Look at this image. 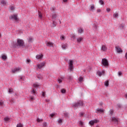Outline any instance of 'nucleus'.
Masks as SVG:
<instances>
[{"instance_id":"1","label":"nucleus","mask_w":127,"mask_h":127,"mask_svg":"<svg viewBox=\"0 0 127 127\" xmlns=\"http://www.w3.org/2000/svg\"><path fill=\"white\" fill-rule=\"evenodd\" d=\"M23 45H24L23 41L21 39H18L17 43H13V46L15 48H16V47H18V46H20V47L23 46Z\"/></svg>"},{"instance_id":"2","label":"nucleus","mask_w":127,"mask_h":127,"mask_svg":"<svg viewBox=\"0 0 127 127\" xmlns=\"http://www.w3.org/2000/svg\"><path fill=\"white\" fill-rule=\"evenodd\" d=\"M72 108H79V107H82L83 106V101L80 100L77 101L76 103H73L71 105Z\"/></svg>"},{"instance_id":"3","label":"nucleus","mask_w":127,"mask_h":127,"mask_svg":"<svg viewBox=\"0 0 127 127\" xmlns=\"http://www.w3.org/2000/svg\"><path fill=\"white\" fill-rule=\"evenodd\" d=\"M57 17H58V15H57L56 13L53 14V15H52L53 25H52V26H53L54 27H55V26H56V25L57 24V23L56 22V21H55V20L56 19V18Z\"/></svg>"},{"instance_id":"4","label":"nucleus","mask_w":127,"mask_h":127,"mask_svg":"<svg viewBox=\"0 0 127 127\" xmlns=\"http://www.w3.org/2000/svg\"><path fill=\"white\" fill-rule=\"evenodd\" d=\"M10 19H11L12 20H14L15 22L18 23L19 19L18 18H17V15H12L9 17Z\"/></svg>"},{"instance_id":"5","label":"nucleus","mask_w":127,"mask_h":127,"mask_svg":"<svg viewBox=\"0 0 127 127\" xmlns=\"http://www.w3.org/2000/svg\"><path fill=\"white\" fill-rule=\"evenodd\" d=\"M44 66H45V62H42L39 64H37V69H42V68L43 67H44Z\"/></svg>"},{"instance_id":"6","label":"nucleus","mask_w":127,"mask_h":127,"mask_svg":"<svg viewBox=\"0 0 127 127\" xmlns=\"http://www.w3.org/2000/svg\"><path fill=\"white\" fill-rule=\"evenodd\" d=\"M68 64V68L71 72L73 71V68H74V65H73V61H70Z\"/></svg>"},{"instance_id":"7","label":"nucleus","mask_w":127,"mask_h":127,"mask_svg":"<svg viewBox=\"0 0 127 127\" xmlns=\"http://www.w3.org/2000/svg\"><path fill=\"white\" fill-rule=\"evenodd\" d=\"M102 63L103 66H109V62L106 59H102Z\"/></svg>"},{"instance_id":"8","label":"nucleus","mask_w":127,"mask_h":127,"mask_svg":"<svg viewBox=\"0 0 127 127\" xmlns=\"http://www.w3.org/2000/svg\"><path fill=\"white\" fill-rule=\"evenodd\" d=\"M112 121L114 123L115 125L119 124V119L116 117H112Z\"/></svg>"},{"instance_id":"9","label":"nucleus","mask_w":127,"mask_h":127,"mask_svg":"<svg viewBox=\"0 0 127 127\" xmlns=\"http://www.w3.org/2000/svg\"><path fill=\"white\" fill-rule=\"evenodd\" d=\"M97 123H99V120H94L90 121L89 122V124L90 125V126H94V125H95V124H97Z\"/></svg>"},{"instance_id":"10","label":"nucleus","mask_w":127,"mask_h":127,"mask_svg":"<svg viewBox=\"0 0 127 127\" xmlns=\"http://www.w3.org/2000/svg\"><path fill=\"white\" fill-rule=\"evenodd\" d=\"M97 73V75L99 76V77H101L102 76H104L105 75V70H102V71L98 70Z\"/></svg>"},{"instance_id":"11","label":"nucleus","mask_w":127,"mask_h":127,"mask_svg":"<svg viewBox=\"0 0 127 127\" xmlns=\"http://www.w3.org/2000/svg\"><path fill=\"white\" fill-rule=\"evenodd\" d=\"M20 67H15L12 70V73H17L20 71Z\"/></svg>"},{"instance_id":"12","label":"nucleus","mask_w":127,"mask_h":127,"mask_svg":"<svg viewBox=\"0 0 127 127\" xmlns=\"http://www.w3.org/2000/svg\"><path fill=\"white\" fill-rule=\"evenodd\" d=\"M34 88H36V89H38L40 87V83L38 82H35L33 84Z\"/></svg>"},{"instance_id":"13","label":"nucleus","mask_w":127,"mask_h":127,"mask_svg":"<svg viewBox=\"0 0 127 127\" xmlns=\"http://www.w3.org/2000/svg\"><path fill=\"white\" fill-rule=\"evenodd\" d=\"M7 2H6V1L4 0H1L0 1V4H1V5H2L3 6H4V5H6Z\"/></svg>"},{"instance_id":"14","label":"nucleus","mask_w":127,"mask_h":127,"mask_svg":"<svg viewBox=\"0 0 127 127\" xmlns=\"http://www.w3.org/2000/svg\"><path fill=\"white\" fill-rule=\"evenodd\" d=\"M31 93L32 95H34V96H36L37 95V92L36 91V89L35 88H32V90L31 91Z\"/></svg>"},{"instance_id":"15","label":"nucleus","mask_w":127,"mask_h":127,"mask_svg":"<svg viewBox=\"0 0 127 127\" xmlns=\"http://www.w3.org/2000/svg\"><path fill=\"white\" fill-rule=\"evenodd\" d=\"M36 59L39 60V59H42L43 58V55L42 54H38L36 56Z\"/></svg>"},{"instance_id":"16","label":"nucleus","mask_w":127,"mask_h":127,"mask_svg":"<svg viewBox=\"0 0 127 127\" xmlns=\"http://www.w3.org/2000/svg\"><path fill=\"white\" fill-rule=\"evenodd\" d=\"M46 44L47 46H49L50 47H53V43L51 42H46Z\"/></svg>"},{"instance_id":"17","label":"nucleus","mask_w":127,"mask_h":127,"mask_svg":"<svg viewBox=\"0 0 127 127\" xmlns=\"http://www.w3.org/2000/svg\"><path fill=\"white\" fill-rule=\"evenodd\" d=\"M116 49L118 53H121L123 52V50H122V49H121V48L119 46L116 47Z\"/></svg>"},{"instance_id":"18","label":"nucleus","mask_w":127,"mask_h":127,"mask_svg":"<svg viewBox=\"0 0 127 127\" xmlns=\"http://www.w3.org/2000/svg\"><path fill=\"white\" fill-rule=\"evenodd\" d=\"M95 9H96V7H95V5L92 4L91 5H90V7L89 8V10H90V11H94Z\"/></svg>"},{"instance_id":"19","label":"nucleus","mask_w":127,"mask_h":127,"mask_svg":"<svg viewBox=\"0 0 127 127\" xmlns=\"http://www.w3.org/2000/svg\"><path fill=\"white\" fill-rule=\"evenodd\" d=\"M67 47H68V46L66 43L62 44V49H64V50L67 49Z\"/></svg>"},{"instance_id":"20","label":"nucleus","mask_w":127,"mask_h":127,"mask_svg":"<svg viewBox=\"0 0 127 127\" xmlns=\"http://www.w3.org/2000/svg\"><path fill=\"white\" fill-rule=\"evenodd\" d=\"M63 80H64V77H60L58 78V81L60 84L62 83Z\"/></svg>"},{"instance_id":"21","label":"nucleus","mask_w":127,"mask_h":127,"mask_svg":"<svg viewBox=\"0 0 127 127\" xmlns=\"http://www.w3.org/2000/svg\"><path fill=\"white\" fill-rule=\"evenodd\" d=\"M82 40H83V38L81 37H79L78 38H76V41L78 43H80Z\"/></svg>"},{"instance_id":"22","label":"nucleus","mask_w":127,"mask_h":127,"mask_svg":"<svg viewBox=\"0 0 127 127\" xmlns=\"http://www.w3.org/2000/svg\"><path fill=\"white\" fill-rule=\"evenodd\" d=\"M29 100L30 101V102H33V101H34V100H35V98H34V96H30L29 97Z\"/></svg>"},{"instance_id":"23","label":"nucleus","mask_w":127,"mask_h":127,"mask_svg":"<svg viewBox=\"0 0 127 127\" xmlns=\"http://www.w3.org/2000/svg\"><path fill=\"white\" fill-rule=\"evenodd\" d=\"M93 30H94L95 31H97V30H98V26H97V25H96V24H93Z\"/></svg>"},{"instance_id":"24","label":"nucleus","mask_w":127,"mask_h":127,"mask_svg":"<svg viewBox=\"0 0 127 127\" xmlns=\"http://www.w3.org/2000/svg\"><path fill=\"white\" fill-rule=\"evenodd\" d=\"M107 47H106V46H105V45L102 46V47L101 48V50L102 51L106 52V51H107Z\"/></svg>"},{"instance_id":"25","label":"nucleus","mask_w":127,"mask_h":127,"mask_svg":"<svg viewBox=\"0 0 127 127\" xmlns=\"http://www.w3.org/2000/svg\"><path fill=\"white\" fill-rule=\"evenodd\" d=\"M96 113L98 114V113H103L104 110L103 109H96Z\"/></svg>"},{"instance_id":"26","label":"nucleus","mask_w":127,"mask_h":127,"mask_svg":"<svg viewBox=\"0 0 127 127\" xmlns=\"http://www.w3.org/2000/svg\"><path fill=\"white\" fill-rule=\"evenodd\" d=\"M79 126L80 127H84V122L82 121H78Z\"/></svg>"},{"instance_id":"27","label":"nucleus","mask_w":127,"mask_h":127,"mask_svg":"<svg viewBox=\"0 0 127 127\" xmlns=\"http://www.w3.org/2000/svg\"><path fill=\"white\" fill-rule=\"evenodd\" d=\"M4 121L5 123H8L9 122V118L6 117L4 118Z\"/></svg>"},{"instance_id":"28","label":"nucleus","mask_w":127,"mask_h":127,"mask_svg":"<svg viewBox=\"0 0 127 127\" xmlns=\"http://www.w3.org/2000/svg\"><path fill=\"white\" fill-rule=\"evenodd\" d=\"M9 102L11 105H12L14 103V99L12 98L9 100Z\"/></svg>"},{"instance_id":"29","label":"nucleus","mask_w":127,"mask_h":127,"mask_svg":"<svg viewBox=\"0 0 127 127\" xmlns=\"http://www.w3.org/2000/svg\"><path fill=\"white\" fill-rule=\"evenodd\" d=\"M118 16H119L118 12H116L113 14V17H115V18H118Z\"/></svg>"},{"instance_id":"30","label":"nucleus","mask_w":127,"mask_h":127,"mask_svg":"<svg viewBox=\"0 0 127 127\" xmlns=\"http://www.w3.org/2000/svg\"><path fill=\"white\" fill-rule=\"evenodd\" d=\"M19 81L22 83V81H24V76H21L19 78Z\"/></svg>"},{"instance_id":"31","label":"nucleus","mask_w":127,"mask_h":127,"mask_svg":"<svg viewBox=\"0 0 127 127\" xmlns=\"http://www.w3.org/2000/svg\"><path fill=\"white\" fill-rule=\"evenodd\" d=\"M110 116H113V114H114V110L111 109L109 111Z\"/></svg>"},{"instance_id":"32","label":"nucleus","mask_w":127,"mask_h":127,"mask_svg":"<svg viewBox=\"0 0 127 127\" xmlns=\"http://www.w3.org/2000/svg\"><path fill=\"white\" fill-rule=\"evenodd\" d=\"M104 85H105V86H106V87H108L109 86V81H108V80L106 81Z\"/></svg>"},{"instance_id":"33","label":"nucleus","mask_w":127,"mask_h":127,"mask_svg":"<svg viewBox=\"0 0 127 127\" xmlns=\"http://www.w3.org/2000/svg\"><path fill=\"white\" fill-rule=\"evenodd\" d=\"M37 77L38 79H42V75L40 74H39L37 75Z\"/></svg>"},{"instance_id":"34","label":"nucleus","mask_w":127,"mask_h":127,"mask_svg":"<svg viewBox=\"0 0 127 127\" xmlns=\"http://www.w3.org/2000/svg\"><path fill=\"white\" fill-rule=\"evenodd\" d=\"M38 14H39V17H40V18H42V13H41L40 12V11H38Z\"/></svg>"},{"instance_id":"35","label":"nucleus","mask_w":127,"mask_h":127,"mask_svg":"<svg viewBox=\"0 0 127 127\" xmlns=\"http://www.w3.org/2000/svg\"><path fill=\"white\" fill-rule=\"evenodd\" d=\"M17 127H23V125L21 123H19L17 125Z\"/></svg>"},{"instance_id":"36","label":"nucleus","mask_w":127,"mask_h":127,"mask_svg":"<svg viewBox=\"0 0 127 127\" xmlns=\"http://www.w3.org/2000/svg\"><path fill=\"white\" fill-rule=\"evenodd\" d=\"M55 116H56V113H52L50 115V117H51V118H53Z\"/></svg>"},{"instance_id":"37","label":"nucleus","mask_w":127,"mask_h":127,"mask_svg":"<svg viewBox=\"0 0 127 127\" xmlns=\"http://www.w3.org/2000/svg\"><path fill=\"white\" fill-rule=\"evenodd\" d=\"M63 120L62 119H59L58 120V124H62Z\"/></svg>"},{"instance_id":"38","label":"nucleus","mask_w":127,"mask_h":127,"mask_svg":"<svg viewBox=\"0 0 127 127\" xmlns=\"http://www.w3.org/2000/svg\"><path fill=\"white\" fill-rule=\"evenodd\" d=\"M120 27L121 29H124V28L125 27V24H122L120 25Z\"/></svg>"},{"instance_id":"39","label":"nucleus","mask_w":127,"mask_h":127,"mask_svg":"<svg viewBox=\"0 0 127 127\" xmlns=\"http://www.w3.org/2000/svg\"><path fill=\"white\" fill-rule=\"evenodd\" d=\"M1 58L3 60H5V59H6L7 57L5 55H2L1 57Z\"/></svg>"},{"instance_id":"40","label":"nucleus","mask_w":127,"mask_h":127,"mask_svg":"<svg viewBox=\"0 0 127 127\" xmlns=\"http://www.w3.org/2000/svg\"><path fill=\"white\" fill-rule=\"evenodd\" d=\"M83 78L82 77H80L78 78V80L79 82H83Z\"/></svg>"},{"instance_id":"41","label":"nucleus","mask_w":127,"mask_h":127,"mask_svg":"<svg viewBox=\"0 0 127 127\" xmlns=\"http://www.w3.org/2000/svg\"><path fill=\"white\" fill-rule=\"evenodd\" d=\"M73 79V77L71 76H67V80H69V81H71Z\"/></svg>"},{"instance_id":"42","label":"nucleus","mask_w":127,"mask_h":127,"mask_svg":"<svg viewBox=\"0 0 127 127\" xmlns=\"http://www.w3.org/2000/svg\"><path fill=\"white\" fill-rule=\"evenodd\" d=\"M61 92L63 94H65V93H66V90H65V89H61Z\"/></svg>"},{"instance_id":"43","label":"nucleus","mask_w":127,"mask_h":127,"mask_svg":"<svg viewBox=\"0 0 127 127\" xmlns=\"http://www.w3.org/2000/svg\"><path fill=\"white\" fill-rule=\"evenodd\" d=\"M37 121L38 122V123H41V122H42V119L38 118L37 119Z\"/></svg>"},{"instance_id":"44","label":"nucleus","mask_w":127,"mask_h":127,"mask_svg":"<svg viewBox=\"0 0 127 127\" xmlns=\"http://www.w3.org/2000/svg\"><path fill=\"white\" fill-rule=\"evenodd\" d=\"M83 32V29L80 28L78 30V33H82Z\"/></svg>"},{"instance_id":"45","label":"nucleus","mask_w":127,"mask_h":127,"mask_svg":"<svg viewBox=\"0 0 127 127\" xmlns=\"http://www.w3.org/2000/svg\"><path fill=\"white\" fill-rule=\"evenodd\" d=\"M8 93H9V94H11V93H12V89H11V88L9 89V90H8Z\"/></svg>"},{"instance_id":"46","label":"nucleus","mask_w":127,"mask_h":127,"mask_svg":"<svg viewBox=\"0 0 127 127\" xmlns=\"http://www.w3.org/2000/svg\"><path fill=\"white\" fill-rule=\"evenodd\" d=\"M61 40H64L65 37L64 36H61Z\"/></svg>"},{"instance_id":"47","label":"nucleus","mask_w":127,"mask_h":127,"mask_svg":"<svg viewBox=\"0 0 127 127\" xmlns=\"http://www.w3.org/2000/svg\"><path fill=\"white\" fill-rule=\"evenodd\" d=\"M31 62V61L30 60V59H27V60H26V62H27V63L28 64V63H29V62Z\"/></svg>"},{"instance_id":"48","label":"nucleus","mask_w":127,"mask_h":127,"mask_svg":"<svg viewBox=\"0 0 127 127\" xmlns=\"http://www.w3.org/2000/svg\"><path fill=\"white\" fill-rule=\"evenodd\" d=\"M43 127H47V123L46 122H44L43 123Z\"/></svg>"},{"instance_id":"49","label":"nucleus","mask_w":127,"mask_h":127,"mask_svg":"<svg viewBox=\"0 0 127 127\" xmlns=\"http://www.w3.org/2000/svg\"><path fill=\"white\" fill-rule=\"evenodd\" d=\"M99 3H100L101 4H103L104 3V1H103L102 0H100Z\"/></svg>"},{"instance_id":"50","label":"nucleus","mask_w":127,"mask_h":127,"mask_svg":"<svg viewBox=\"0 0 127 127\" xmlns=\"http://www.w3.org/2000/svg\"><path fill=\"white\" fill-rule=\"evenodd\" d=\"M64 116L65 118H67L68 117V113H64Z\"/></svg>"},{"instance_id":"51","label":"nucleus","mask_w":127,"mask_h":127,"mask_svg":"<svg viewBox=\"0 0 127 127\" xmlns=\"http://www.w3.org/2000/svg\"><path fill=\"white\" fill-rule=\"evenodd\" d=\"M72 38H73V40H75V39H76V36H75L74 35L72 36Z\"/></svg>"},{"instance_id":"52","label":"nucleus","mask_w":127,"mask_h":127,"mask_svg":"<svg viewBox=\"0 0 127 127\" xmlns=\"http://www.w3.org/2000/svg\"><path fill=\"white\" fill-rule=\"evenodd\" d=\"M84 116V113H79V116L80 117H83Z\"/></svg>"},{"instance_id":"53","label":"nucleus","mask_w":127,"mask_h":127,"mask_svg":"<svg viewBox=\"0 0 127 127\" xmlns=\"http://www.w3.org/2000/svg\"><path fill=\"white\" fill-rule=\"evenodd\" d=\"M106 10H107V12H110L111 11V9H110V8H107L106 9Z\"/></svg>"},{"instance_id":"54","label":"nucleus","mask_w":127,"mask_h":127,"mask_svg":"<svg viewBox=\"0 0 127 127\" xmlns=\"http://www.w3.org/2000/svg\"><path fill=\"white\" fill-rule=\"evenodd\" d=\"M3 102L0 101V106H3Z\"/></svg>"},{"instance_id":"55","label":"nucleus","mask_w":127,"mask_h":127,"mask_svg":"<svg viewBox=\"0 0 127 127\" xmlns=\"http://www.w3.org/2000/svg\"><path fill=\"white\" fill-rule=\"evenodd\" d=\"M11 10H14V6H12L10 7Z\"/></svg>"},{"instance_id":"56","label":"nucleus","mask_w":127,"mask_h":127,"mask_svg":"<svg viewBox=\"0 0 127 127\" xmlns=\"http://www.w3.org/2000/svg\"><path fill=\"white\" fill-rule=\"evenodd\" d=\"M32 38L30 37L29 40V42H32Z\"/></svg>"},{"instance_id":"57","label":"nucleus","mask_w":127,"mask_h":127,"mask_svg":"<svg viewBox=\"0 0 127 127\" xmlns=\"http://www.w3.org/2000/svg\"><path fill=\"white\" fill-rule=\"evenodd\" d=\"M42 96V97H45V92H43Z\"/></svg>"},{"instance_id":"58","label":"nucleus","mask_w":127,"mask_h":127,"mask_svg":"<svg viewBox=\"0 0 127 127\" xmlns=\"http://www.w3.org/2000/svg\"><path fill=\"white\" fill-rule=\"evenodd\" d=\"M123 73H122V72H118V75H119V76H122V74Z\"/></svg>"},{"instance_id":"59","label":"nucleus","mask_w":127,"mask_h":127,"mask_svg":"<svg viewBox=\"0 0 127 127\" xmlns=\"http://www.w3.org/2000/svg\"><path fill=\"white\" fill-rule=\"evenodd\" d=\"M97 12H101V9H98L97 10Z\"/></svg>"},{"instance_id":"60","label":"nucleus","mask_w":127,"mask_h":127,"mask_svg":"<svg viewBox=\"0 0 127 127\" xmlns=\"http://www.w3.org/2000/svg\"><path fill=\"white\" fill-rule=\"evenodd\" d=\"M50 101V100L49 99H46V101L47 102V103H48V102H49Z\"/></svg>"},{"instance_id":"61","label":"nucleus","mask_w":127,"mask_h":127,"mask_svg":"<svg viewBox=\"0 0 127 127\" xmlns=\"http://www.w3.org/2000/svg\"><path fill=\"white\" fill-rule=\"evenodd\" d=\"M118 106L119 108H121L122 107L121 105L118 104Z\"/></svg>"},{"instance_id":"62","label":"nucleus","mask_w":127,"mask_h":127,"mask_svg":"<svg viewBox=\"0 0 127 127\" xmlns=\"http://www.w3.org/2000/svg\"><path fill=\"white\" fill-rule=\"evenodd\" d=\"M64 2H67V0H63Z\"/></svg>"},{"instance_id":"63","label":"nucleus","mask_w":127,"mask_h":127,"mask_svg":"<svg viewBox=\"0 0 127 127\" xmlns=\"http://www.w3.org/2000/svg\"><path fill=\"white\" fill-rule=\"evenodd\" d=\"M125 58L126 59H127V53H126L125 55Z\"/></svg>"},{"instance_id":"64","label":"nucleus","mask_w":127,"mask_h":127,"mask_svg":"<svg viewBox=\"0 0 127 127\" xmlns=\"http://www.w3.org/2000/svg\"><path fill=\"white\" fill-rule=\"evenodd\" d=\"M125 97L126 98V99H127V94H125Z\"/></svg>"}]
</instances>
